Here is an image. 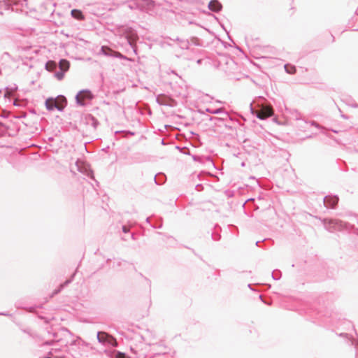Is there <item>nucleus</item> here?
I'll list each match as a JSON object with an SVG mask.
<instances>
[{
    "instance_id": "obj_1",
    "label": "nucleus",
    "mask_w": 358,
    "mask_h": 358,
    "mask_svg": "<svg viewBox=\"0 0 358 358\" xmlns=\"http://www.w3.org/2000/svg\"><path fill=\"white\" fill-rule=\"evenodd\" d=\"M66 105V99L63 96H59L57 98H48L45 101L46 108L51 111L57 109L62 111Z\"/></svg>"
},
{
    "instance_id": "obj_2",
    "label": "nucleus",
    "mask_w": 358,
    "mask_h": 358,
    "mask_svg": "<svg viewBox=\"0 0 358 358\" xmlns=\"http://www.w3.org/2000/svg\"><path fill=\"white\" fill-rule=\"evenodd\" d=\"M251 113L255 115L256 117L259 120H266L271 117L273 114V110L271 105L267 103H262L259 106L258 110H255L250 105Z\"/></svg>"
},
{
    "instance_id": "obj_3",
    "label": "nucleus",
    "mask_w": 358,
    "mask_h": 358,
    "mask_svg": "<svg viewBox=\"0 0 358 358\" xmlns=\"http://www.w3.org/2000/svg\"><path fill=\"white\" fill-rule=\"evenodd\" d=\"M153 1L152 0H131L128 4V7L131 9H138L140 10H145L147 8L152 6Z\"/></svg>"
},
{
    "instance_id": "obj_4",
    "label": "nucleus",
    "mask_w": 358,
    "mask_h": 358,
    "mask_svg": "<svg viewBox=\"0 0 358 358\" xmlns=\"http://www.w3.org/2000/svg\"><path fill=\"white\" fill-rule=\"evenodd\" d=\"M93 96L90 90H83L80 91L76 96V103L80 106H85V99H92Z\"/></svg>"
},
{
    "instance_id": "obj_5",
    "label": "nucleus",
    "mask_w": 358,
    "mask_h": 358,
    "mask_svg": "<svg viewBox=\"0 0 358 358\" xmlns=\"http://www.w3.org/2000/svg\"><path fill=\"white\" fill-rule=\"evenodd\" d=\"M222 6L217 0H211L208 3V8L213 12H219L222 10Z\"/></svg>"
},
{
    "instance_id": "obj_6",
    "label": "nucleus",
    "mask_w": 358,
    "mask_h": 358,
    "mask_svg": "<svg viewBox=\"0 0 358 358\" xmlns=\"http://www.w3.org/2000/svg\"><path fill=\"white\" fill-rule=\"evenodd\" d=\"M338 201L336 197H327L324 199V203L327 207L334 208L338 203Z\"/></svg>"
},
{
    "instance_id": "obj_7",
    "label": "nucleus",
    "mask_w": 358,
    "mask_h": 358,
    "mask_svg": "<svg viewBox=\"0 0 358 358\" xmlns=\"http://www.w3.org/2000/svg\"><path fill=\"white\" fill-rule=\"evenodd\" d=\"M71 13V16L76 20H82L85 18L83 13L80 10L73 9Z\"/></svg>"
},
{
    "instance_id": "obj_8",
    "label": "nucleus",
    "mask_w": 358,
    "mask_h": 358,
    "mask_svg": "<svg viewBox=\"0 0 358 358\" xmlns=\"http://www.w3.org/2000/svg\"><path fill=\"white\" fill-rule=\"evenodd\" d=\"M69 62L66 59H61L59 62V69L64 72L67 71L69 69Z\"/></svg>"
},
{
    "instance_id": "obj_9",
    "label": "nucleus",
    "mask_w": 358,
    "mask_h": 358,
    "mask_svg": "<svg viewBox=\"0 0 358 358\" xmlns=\"http://www.w3.org/2000/svg\"><path fill=\"white\" fill-rule=\"evenodd\" d=\"M75 273H73L71 276V278L66 280L64 283L61 284L59 289L54 291L53 294H58L64 287L67 286L69 283L71 282L73 280V278H74Z\"/></svg>"
},
{
    "instance_id": "obj_10",
    "label": "nucleus",
    "mask_w": 358,
    "mask_h": 358,
    "mask_svg": "<svg viewBox=\"0 0 358 358\" xmlns=\"http://www.w3.org/2000/svg\"><path fill=\"white\" fill-rule=\"evenodd\" d=\"M101 52L106 56L113 57V53L114 52V50H113L110 48L102 46L101 48Z\"/></svg>"
},
{
    "instance_id": "obj_11",
    "label": "nucleus",
    "mask_w": 358,
    "mask_h": 358,
    "mask_svg": "<svg viewBox=\"0 0 358 358\" xmlns=\"http://www.w3.org/2000/svg\"><path fill=\"white\" fill-rule=\"evenodd\" d=\"M165 179V175L163 173H159L155 176V181L157 185H162L164 183Z\"/></svg>"
},
{
    "instance_id": "obj_12",
    "label": "nucleus",
    "mask_w": 358,
    "mask_h": 358,
    "mask_svg": "<svg viewBox=\"0 0 358 358\" xmlns=\"http://www.w3.org/2000/svg\"><path fill=\"white\" fill-rule=\"evenodd\" d=\"M45 69L49 71H52L57 69V64L53 61H48L45 64Z\"/></svg>"
},
{
    "instance_id": "obj_13",
    "label": "nucleus",
    "mask_w": 358,
    "mask_h": 358,
    "mask_svg": "<svg viewBox=\"0 0 358 358\" xmlns=\"http://www.w3.org/2000/svg\"><path fill=\"white\" fill-rule=\"evenodd\" d=\"M107 334L103 332L97 333V339L99 343H103L106 341Z\"/></svg>"
},
{
    "instance_id": "obj_14",
    "label": "nucleus",
    "mask_w": 358,
    "mask_h": 358,
    "mask_svg": "<svg viewBox=\"0 0 358 358\" xmlns=\"http://www.w3.org/2000/svg\"><path fill=\"white\" fill-rule=\"evenodd\" d=\"M285 69L286 72L289 74H294L296 72L295 66L289 65V64H285Z\"/></svg>"
},
{
    "instance_id": "obj_15",
    "label": "nucleus",
    "mask_w": 358,
    "mask_h": 358,
    "mask_svg": "<svg viewBox=\"0 0 358 358\" xmlns=\"http://www.w3.org/2000/svg\"><path fill=\"white\" fill-rule=\"evenodd\" d=\"M64 71L62 70L56 71L55 73V76L57 78V80H61L63 79L64 76Z\"/></svg>"
},
{
    "instance_id": "obj_16",
    "label": "nucleus",
    "mask_w": 358,
    "mask_h": 358,
    "mask_svg": "<svg viewBox=\"0 0 358 358\" xmlns=\"http://www.w3.org/2000/svg\"><path fill=\"white\" fill-rule=\"evenodd\" d=\"M157 101L158 103H159L160 105H169L168 102L164 100V97H159L158 96L157 98Z\"/></svg>"
},
{
    "instance_id": "obj_17",
    "label": "nucleus",
    "mask_w": 358,
    "mask_h": 358,
    "mask_svg": "<svg viewBox=\"0 0 358 358\" xmlns=\"http://www.w3.org/2000/svg\"><path fill=\"white\" fill-rule=\"evenodd\" d=\"M59 350V349L56 348H53L51 349V350L50 351L49 354L50 356L52 357H54L55 358H64V357H58L57 355H55V354Z\"/></svg>"
},
{
    "instance_id": "obj_18",
    "label": "nucleus",
    "mask_w": 358,
    "mask_h": 358,
    "mask_svg": "<svg viewBox=\"0 0 358 358\" xmlns=\"http://www.w3.org/2000/svg\"><path fill=\"white\" fill-rule=\"evenodd\" d=\"M113 57H117V58H120V59H127V57L124 55H123L122 54H121L120 52H116V51H114V52L113 53Z\"/></svg>"
},
{
    "instance_id": "obj_19",
    "label": "nucleus",
    "mask_w": 358,
    "mask_h": 358,
    "mask_svg": "<svg viewBox=\"0 0 358 358\" xmlns=\"http://www.w3.org/2000/svg\"><path fill=\"white\" fill-rule=\"evenodd\" d=\"M224 112V109L223 108H219L217 109H213V114H220Z\"/></svg>"
},
{
    "instance_id": "obj_20",
    "label": "nucleus",
    "mask_w": 358,
    "mask_h": 358,
    "mask_svg": "<svg viewBox=\"0 0 358 358\" xmlns=\"http://www.w3.org/2000/svg\"><path fill=\"white\" fill-rule=\"evenodd\" d=\"M129 229L127 227L122 226V231L124 233H127V232H129Z\"/></svg>"
},
{
    "instance_id": "obj_21",
    "label": "nucleus",
    "mask_w": 358,
    "mask_h": 358,
    "mask_svg": "<svg viewBox=\"0 0 358 358\" xmlns=\"http://www.w3.org/2000/svg\"><path fill=\"white\" fill-rule=\"evenodd\" d=\"M129 45L133 48V49H134V52L136 54V48L134 47L133 43H132L131 41H129Z\"/></svg>"
},
{
    "instance_id": "obj_22",
    "label": "nucleus",
    "mask_w": 358,
    "mask_h": 358,
    "mask_svg": "<svg viewBox=\"0 0 358 358\" xmlns=\"http://www.w3.org/2000/svg\"><path fill=\"white\" fill-rule=\"evenodd\" d=\"M213 109L210 108H206V111L207 113H211V114H213Z\"/></svg>"
},
{
    "instance_id": "obj_23",
    "label": "nucleus",
    "mask_w": 358,
    "mask_h": 358,
    "mask_svg": "<svg viewBox=\"0 0 358 358\" xmlns=\"http://www.w3.org/2000/svg\"><path fill=\"white\" fill-rule=\"evenodd\" d=\"M54 343L53 341H51V342H46L45 344H48V345H52Z\"/></svg>"
},
{
    "instance_id": "obj_24",
    "label": "nucleus",
    "mask_w": 358,
    "mask_h": 358,
    "mask_svg": "<svg viewBox=\"0 0 358 358\" xmlns=\"http://www.w3.org/2000/svg\"><path fill=\"white\" fill-rule=\"evenodd\" d=\"M272 276H273V278L274 280H278V278H275V277L274 276V275H273V274L272 275Z\"/></svg>"
},
{
    "instance_id": "obj_25",
    "label": "nucleus",
    "mask_w": 358,
    "mask_h": 358,
    "mask_svg": "<svg viewBox=\"0 0 358 358\" xmlns=\"http://www.w3.org/2000/svg\"><path fill=\"white\" fill-rule=\"evenodd\" d=\"M201 59H199V60L197 61V63H198V64H200V63H201Z\"/></svg>"
},
{
    "instance_id": "obj_26",
    "label": "nucleus",
    "mask_w": 358,
    "mask_h": 358,
    "mask_svg": "<svg viewBox=\"0 0 358 358\" xmlns=\"http://www.w3.org/2000/svg\"><path fill=\"white\" fill-rule=\"evenodd\" d=\"M146 221H147V222H149V217H148V218L146 219Z\"/></svg>"
},
{
    "instance_id": "obj_27",
    "label": "nucleus",
    "mask_w": 358,
    "mask_h": 358,
    "mask_svg": "<svg viewBox=\"0 0 358 358\" xmlns=\"http://www.w3.org/2000/svg\"><path fill=\"white\" fill-rule=\"evenodd\" d=\"M259 243V241H257V242H256V245H258V243Z\"/></svg>"
},
{
    "instance_id": "obj_28",
    "label": "nucleus",
    "mask_w": 358,
    "mask_h": 358,
    "mask_svg": "<svg viewBox=\"0 0 358 358\" xmlns=\"http://www.w3.org/2000/svg\"><path fill=\"white\" fill-rule=\"evenodd\" d=\"M44 358H45V357H44Z\"/></svg>"
}]
</instances>
